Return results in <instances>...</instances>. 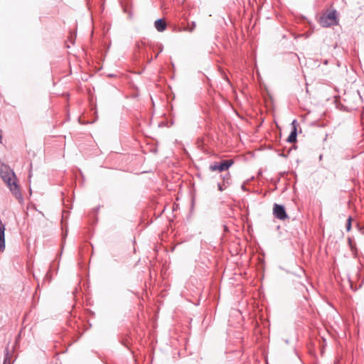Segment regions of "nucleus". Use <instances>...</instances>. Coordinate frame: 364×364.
<instances>
[{
    "instance_id": "nucleus-1",
    "label": "nucleus",
    "mask_w": 364,
    "mask_h": 364,
    "mask_svg": "<svg viewBox=\"0 0 364 364\" xmlns=\"http://www.w3.org/2000/svg\"><path fill=\"white\" fill-rule=\"evenodd\" d=\"M0 175L3 181L9 187V189L11 191L12 194L17 199L23 200L22 195L21 193L18 183L15 181H12V178L16 177L14 172L11 170H6L4 171L1 169L0 171Z\"/></svg>"
},
{
    "instance_id": "nucleus-2",
    "label": "nucleus",
    "mask_w": 364,
    "mask_h": 364,
    "mask_svg": "<svg viewBox=\"0 0 364 364\" xmlns=\"http://www.w3.org/2000/svg\"><path fill=\"white\" fill-rule=\"evenodd\" d=\"M319 23L322 27L327 28L338 23L336 10H332L328 14H323L319 18Z\"/></svg>"
},
{
    "instance_id": "nucleus-3",
    "label": "nucleus",
    "mask_w": 364,
    "mask_h": 364,
    "mask_svg": "<svg viewBox=\"0 0 364 364\" xmlns=\"http://www.w3.org/2000/svg\"><path fill=\"white\" fill-rule=\"evenodd\" d=\"M234 164V160H222L219 162H215L211 164L209 167V169L211 171H218L219 172H223L228 170Z\"/></svg>"
},
{
    "instance_id": "nucleus-4",
    "label": "nucleus",
    "mask_w": 364,
    "mask_h": 364,
    "mask_svg": "<svg viewBox=\"0 0 364 364\" xmlns=\"http://www.w3.org/2000/svg\"><path fill=\"white\" fill-rule=\"evenodd\" d=\"M273 215L276 218L281 220H284L285 219L288 218V215L287 213L285 206L282 204H274Z\"/></svg>"
},
{
    "instance_id": "nucleus-5",
    "label": "nucleus",
    "mask_w": 364,
    "mask_h": 364,
    "mask_svg": "<svg viewBox=\"0 0 364 364\" xmlns=\"http://www.w3.org/2000/svg\"><path fill=\"white\" fill-rule=\"evenodd\" d=\"M5 249V225L0 220V250Z\"/></svg>"
},
{
    "instance_id": "nucleus-6",
    "label": "nucleus",
    "mask_w": 364,
    "mask_h": 364,
    "mask_svg": "<svg viewBox=\"0 0 364 364\" xmlns=\"http://www.w3.org/2000/svg\"><path fill=\"white\" fill-rule=\"evenodd\" d=\"M167 24L164 19L158 18L154 22V27L159 32H163L166 30Z\"/></svg>"
},
{
    "instance_id": "nucleus-7",
    "label": "nucleus",
    "mask_w": 364,
    "mask_h": 364,
    "mask_svg": "<svg viewBox=\"0 0 364 364\" xmlns=\"http://www.w3.org/2000/svg\"><path fill=\"white\" fill-rule=\"evenodd\" d=\"M297 128L296 127H291V131L287 139V141L289 143H294L297 141Z\"/></svg>"
},
{
    "instance_id": "nucleus-8",
    "label": "nucleus",
    "mask_w": 364,
    "mask_h": 364,
    "mask_svg": "<svg viewBox=\"0 0 364 364\" xmlns=\"http://www.w3.org/2000/svg\"><path fill=\"white\" fill-rule=\"evenodd\" d=\"M15 360H12V355L9 352L8 348H6L4 353V358L3 364H14Z\"/></svg>"
},
{
    "instance_id": "nucleus-9",
    "label": "nucleus",
    "mask_w": 364,
    "mask_h": 364,
    "mask_svg": "<svg viewBox=\"0 0 364 364\" xmlns=\"http://www.w3.org/2000/svg\"><path fill=\"white\" fill-rule=\"evenodd\" d=\"M223 183H226L228 186H229L231 182V179H230V173H226L223 176Z\"/></svg>"
},
{
    "instance_id": "nucleus-10",
    "label": "nucleus",
    "mask_w": 364,
    "mask_h": 364,
    "mask_svg": "<svg viewBox=\"0 0 364 364\" xmlns=\"http://www.w3.org/2000/svg\"><path fill=\"white\" fill-rule=\"evenodd\" d=\"M352 228V218L349 216L346 220V231L349 232Z\"/></svg>"
},
{
    "instance_id": "nucleus-11",
    "label": "nucleus",
    "mask_w": 364,
    "mask_h": 364,
    "mask_svg": "<svg viewBox=\"0 0 364 364\" xmlns=\"http://www.w3.org/2000/svg\"><path fill=\"white\" fill-rule=\"evenodd\" d=\"M228 186L226 183H218V188L220 191H223Z\"/></svg>"
},
{
    "instance_id": "nucleus-12",
    "label": "nucleus",
    "mask_w": 364,
    "mask_h": 364,
    "mask_svg": "<svg viewBox=\"0 0 364 364\" xmlns=\"http://www.w3.org/2000/svg\"><path fill=\"white\" fill-rule=\"evenodd\" d=\"M196 26V22L195 21H192L191 22V25H188V27L186 28V30L190 31V32H192L195 28Z\"/></svg>"
},
{
    "instance_id": "nucleus-13",
    "label": "nucleus",
    "mask_w": 364,
    "mask_h": 364,
    "mask_svg": "<svg viewBox=\"0 0 364 364\" xmlns=\"http://www.w3.org/2000/svg\"><path fill=\"white\" fill-rule=\"evenodd\" d=\"M348 281L350 283V288L353 291H356L358 288H360L361 287V285H360L358 287L357 286L354 285L353 282L351 281L350 279H349Z\"/></svg>"
},
{
    "instance_id": "nucleus-14",
    "label": "nucleus",
    "mask_w": 364,
    "mask_h": 364,
    "mask_svg": "<svg viewBox=\"0 0 364 364\" xmlns=\"http://www.w3.org/2000/svg\"><path fill=\"white\" fill-rule=\"evenodd\" d=\"M67 235H68V230H66L63 234V242H62V245H61V248L62 250L63 249L64 247V244H65V238L67 237Z\"/></svg>"
},
{
    "instance_id": "nucleus-15",
    "label": "nucleus",
    "mask_w": 364,
    "mask_h": 364,
    "mask_svg": "<svg viewBox=\"0 0 364 364\" xmlns=\"http://www.w3.org/2000/svg\"><path fill=\"white\" fill-rule=\"evenodd\" d=\"M121 343H122L124 346H125V347H127V348H129V341H128L127 339H123V340L121 341Z\"/></svg>"
},
{
    "instance_id": "nucleus-16",
    "label": "nucleus",
    "mask_w": 364,
    "mask_h": 364,
    "mask_svg": "<svg viewBox=\"0 0 364 364\" xmlns=\"http://www.w3.org/2000/svg\"><path fill=\"white\" fill-rule=\"evenodd\" d=\"M290 151H291V149H289V151H287V154H284V152H282V154H279V155L282 156V157H287V156L289 154Z\"/></svg>"
},
{
    "instance_id": "nucleus-17",
    "label": "nucleus",
    "mask_w": 364,
    "mask_h": 364,
    "mask_svg": "<svg viewBox=\"0 0 364 364\" xmlns=\"http://www.w3.org/2000/svg\"><path fill=\"white\" fill-rule=\"evenodd\" d=\"M159 53L156 55L155 58H157V57H158V55H159V54L160 53H161V52H162V50H163V46H162L161 44H160V45H159Z\"/></svg>"
},
{
    "instance_id": "nucleus-18",
    "label": "nucleus",
    "mask_w": 364,
    "mask_h": 364,
    "mask_svg": "<svg viewBox=\"0 0 364 364\" xmlns=\"http://www.w3.org/2000/svg\"><path fill=\"white\" fill-rule=\"evenodd\" d=\"M100 206L99 205L98 207H96V208H95L93 209V210H92V211H93V213H94L95 215H97V214L98 213V211H99V210H100Z\"/></svg>"
},
{
    "instance_id": "nucleus-19",
    "label": "nucleus",
    "mask_w": 364,
    "mask_h": 364,
    "mask_svg": "<svg viewBox=\"0 0 364 364\" xmlns=\"http://www.w3.org/2000/svg\"><path fill=\"white\" fill-rule=\"evenodd\" d=\"M296 124H297V121L296 119H294L293 122H291V126L292 127H296Z\"/></svg>"
},
{
    "instance_id": "nucleus-20",
    "label": "nucleus",
    "mask_w": 364,
    "mask_h": 364,
    "mask_svg": "<svg viewBox=\"0 0 364 364\" xmlns=\"http://www.w3.org/2000/svg\"><path fill=\"white\" fill-rule=\"evenodd\" d=\"M75 37H76V35H75V36H74V37H73V36H72V35H71V36H70V42H71L73 44L74 43V41H75Z\"/></svg>"
},
{
    "instance_id": "nucleus-21",
    "label": "nucleus",
    "mask_w": 364,
    "mask_h": 364,
    "mask_svg": "<svg viewBox=\"0 0 364 364\" xmlns=\"http://www.w3.org/2000/svg\"><path fill=\"white\" fill-rule=\"evenodd\" d=\"M348 240L349 245L350 246L351 248H353V241H352V239L348 238Z\"/></svg>"
},
{
    "instance_id": "nucleus-22",
    "label": "nucleus",
    "mask_w": 364,
    "mask_h": 364,
    "mask_svg": "<svg viewBox=\"0 0 364 364\" xmlns=\"http://www.w3.org/2000/svg\"><path fill=\"white\" fill-rule=\"evenodd\" d=\"M241 188H242V190H243L244 191H247V188H246V186H245V184H242V185Z\"/></svg>"
},
{
    "instance_id": "nucleus-23",
    "label": "nucleus",
    "mask_w": 364,
    "mask_h": 364,
    "mask_svg": "<svg viewBox=\"0 0 364 364\" xmlns=\"http://www.w3.org/2000/svg\"><path fill=\"white\" fill-rule=\"evenodd\" d=\"M46 277L48 278L49 281L51 279L50 277L49 276V272L46 273Z\"/></svg>"
},
{
    "instance_id": "nucleus-24",
    "label": "nucleus",
    "mask_w": 364,
    "mask_h": 364,
    "mask_svg": "<svg viewBox=\"0 0 364 364\" xmlns=\"http://www.w3.org/2000/svg\"><path fill=\"white\" fill-rule=\"evenodd\" d=\"M223 228H224V231L228 230V227L226 225H223Z\"/></svg>"
}]
</instances>
